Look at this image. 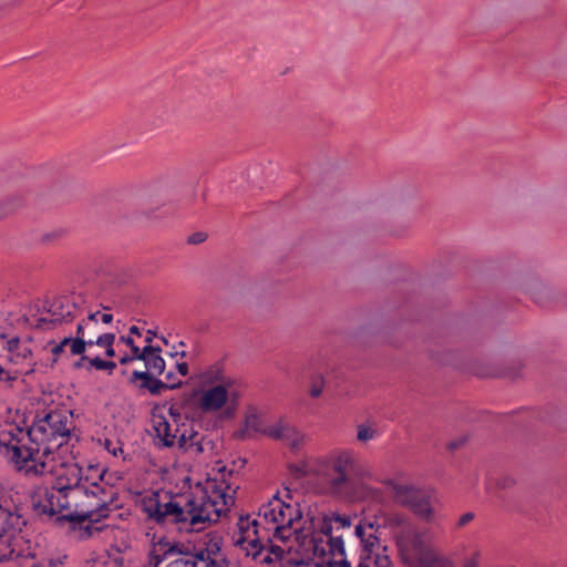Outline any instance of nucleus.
Masks as SVG:
<instances>
[{
  "mask_svg": "<svg viewBox=\"0 0 567 567\" xmlns=\"http://www.w3.org/2000/svg\"><path fill=\"white\" fill-rule=\"evenodd\" d=\"M231 478L233 472H226L224 467L184 493L147 492L141 499L142 511L159 525H174L184 533L202 532L218 522L235 504L238 485Z\"/></svg>",
  "mask_w": 567,
  "mask_h": 567,
  "instance_id": "1",
  "label": "nucleus"
},
{
  "mask_svg": "<svg viewBox=\"0 0 567 567\" xmlns=\"http://www.w3.org/2000/svg\"><path fill=\"white\" fill-rule=\"evenodd\" d=\"M73 413L49 411L25 430L14 422L0 424V454L27 477L48 475L55 470V456L68 445L74 430Z\"/></svg>",
  "mask_w": 567,
  "mask_h": 567,
  "instance_id": "2",
  "label": "nucleus"
},
{
  "mask_svg": "<svg viewBox=\"0 0 567 567\" xmlns=\"http://www.w3.org/2000/svg\"><path fill=\"white\" fill-rule=\"evenodd\" d=\"M309 472L327 495L351 502H383V489L372 485L379 475L352 449L338 447L318 456Z\"/></svg>",
  "mask_w": 567,
  "mask_h": 567,
  "instance_id": "3",
  "label": "nucleus"
},
{
  "mask_svg": "<svg viewBox=\"0 0 567 567\" xmlns=\"http://www.w3.org/2000/svg\"><path fill=\"white\" fill-rule=\"evenodd\" d=\"M51 474H55L54 485L84 494L86 503L78 513L91 523H100L116 508L117 491L105 481V471L99 466L83 468L75 462H62Z\"/></svg>",
  "mask_w": 567,
  "mask_h": 567,
  "instance_id": "4",
  "label": "nucleus"
},
{
  "mask_svg": "<svg viewBox=\"0 0 567 567\" xmlns=\"http://www.w3.org/2000/svg\"><path fill=\"white\" fill-rule=\"evenodd\" d=\"M258 527L265 534L287 545L288 551H295L305 559L316 550L312 540L308 538L313 530V520L309 514L302 515L297 503H288L278 493L264 503L256 518Z\"/></svg>",
  "mask_w": 567,
  "mask_h": 567,
  "instance_id": "5",
  "label": "nucleus"
},
{
  "mask_svg": "<svg viewBox=\"0 0 567 567\" xmlns=\"http://www.w3.org/2000/svg\"><path fill=\"white\" fill-rule=\"evenodd\" d=\"M152 424L156 443L159 446H177L181 451L194 457L210 458L215 454L216 443L214 439L194 430L190 424L182 422L181 413L173 406L168 408L166 414L154 412Z\"/></svg>",
  "mask_w": 567,
  "mask_h": 567,
  "instance_id": "6",
  "label": "nucleus"
},
{
  "mask_svg": "<svg viewBox=\"0 0 567 567\" xmlns=\"http://www.w3.org/2000/svg\"><path fill=\"white\" fill-rule=\"evenodd\" d=\"M313 530L308 538L313 540L316 550L309 553L307 559L313 560L316 567H350L347 559L344 542L339 529L349 528L351 518L347 515L332 513L330 515H312Z\"/></svg>",
  "mask_w": 567,
  "mask_h": 567,
  "instance_id": "7",
  "label": "nucleus"
},
{
  "mask_svg": "<svg viewBox=\"0 0 567 567\" xmlns=\"http://www.w3.org/2000/svg\"><path fill=\"white\" fill-rule=\"evenodd\" d=\"M25 520L17 508L0 505V563L34 557L30 539L22 534Z\"/></svg>",
  "mask_w": 567,
  "mask_h": 567,
  "instance_id": "8",
  "label": "nucleus"
},
{
  "mask_svg": "<svg viewBox=\"0 0 567 567\" xmlns=\"http://www.w3.org/2000/svg\"><path fill=\"white\" fill-rule=\"evenodd\" d=\"M231 539L234 545L244 551L246 556L251 557L256 564L272 563L271 555L274 548L270 546V543L276 539L271 535L261 532L256 517L249 514L240 515Z\"/></svg>",
  "mask_w": 567,
  "mask_h": 567,
  "instance_id": "9",
  "label": "nucleus"
},
{
  "mask_svg": "<svg viewBox=\"0 0 567 567\" xmlns=\"http://www.w3.org/2000/svg\"><path fill=\"white\" fill-rule=\"evenodd\" d=\"M378 532L379 525L372 522L359 523L355 526L354 534L361 544L357 567H393L388 548L382 545Z\"/></svg>",
  "mask_w": 567,
  "mask_h": 567,
  "instance_id": "10",
  "label": "nucleus"
},
{
  "mask_svg": "<svg viewBox=\"0 0 567 567\" xmlns=\"http://www.w3.org/2000/svg\"><path fill=\"white\" fill-rule=\"evenodd\" d=\"M84 315L85 307L80 296L59 297L48 305L45 312L37 319L35 326L40 329H48L50 324L68 323Z\"/></svg>",
  "mask_w": 567,
  "mask_h": 567,
  "instance_id": "11",
  "label": "nucleus"
},
{
  "mask_svg": "<svg viewBox=\"0 0 567 567\" xmlns=\"http://www.w3.org/2000/svg\"><path fill=\"white\" fill-rule=\"evenodd\" d=\"M51 497L55 499V508L61 517L76 519L80 523L87 522L82 537L92 536L94 532L102 530L101 526H94V523H91L89 517H81L80 513H78L86 503L84 494L73 489H62L61 486L53 485L51 487Z\"/></svg>",
  "mask_w": 567,
  "mask_h": 567,
  "instance_id": "12",
  "label": "nucleus"
},
{
  "mask_svg": "<svg viewBox=\"0 0 567 567\" xmlns=\"http://www.w3.org/2000/svg\"><path fill=\"white\" fill-rule=\"evenodd\" d=\"M230 388L231 385L223 383L202 388L197 401L199 410L207 414L223 411L224 415L233 416L235 413V395Z\"/></svg>",
  "mask_w": 567,
  "mask_h": 567,
  "instance_id": "13",
  "label": "nucleus"
},
{
  "mask_svg": "<svg viewBox=\"0 0 567 567\" xmlns=\"http://www.w3.org/2000/svg\"><path fill=\"white\" fill-rule=\"evenodd\" d=\"M229 563L218 545L213 544L204 549L177 554L164 567H227Z\"/></svg>",
  "mask_w": 567,
  "mask_h": 567,
  "instance_id": "14",
  "label": "nucleus"
},
{
  "mask_svg": "<svg viewBox=\"0 0 567 567\" xmlns=\"http://www.w3.org/2000/svg\"><path fill=\"white\" fill-rule=\"evenodd\" d=\"M4 349L8 352L9 361L18 368L12 373H17V379L22 374H30L34 371L35 361L29 339L12 337L7 339Z\"/></svg>",
  "mask_w": 567,
  "mask_h": 567,
  "instance_id": "15",
  "label": "nucleus"
},
{
  "mask_svg": "<svg viewBox=\"0 0 567 567\" xmlns=\"http://www.w3.org/2000/svg\"><path fill=\"white\" fill-rule=\"evenodd\" d=\"M267 436L281 441L292 449H298L303 442V434L290 423L279 420L267 426Z\"/></svg>",
  "mask_w": 567,
  "mask_h": 567,
  "instance_id": "16",
  "label": "nucleus"
},
{
  "mask_svg": "<svg viewBox=\"0 0 567 567\" xmlns=\"http://www.w3.org/2000/svg\"><path fill=\"white\" fill-rule=\"evenodd\" d=\"M381 484L391 492L393 499L395 503L408 507V505L414 499L415 494L419 492V488H415L411 484H401L395 478H382L379 476L378 481H372V485Z\"/></svg>",
  "mask_w": 567,
  "mask_h": 567,
  "instance_id": "17",
  "label": "nucleus"
},
{
  "mask_svg": "<svg viewBox=\"0 0 567 567\" xmlns=\"http://www.w3.org/2000/svg\"><path fill=\"white\" fill-rule=\"evenodd\" d=\"M406 550L410 557L417 564L422 561L425 556L430 555L434 550V547L426 533L416 532L412 535Z\"/></svg>",
  "mask_w": 567,
  "mask_h": 567,
  "instance_id": "18",
  "label": "nucleus"
},
{
  "mask_svg": "<svg viewBox=\"0 0 567 567\" xmlns=\"http://www.w3.org/2000/svg\"><path fill=\"white\" fill-rule=\"evenodd\" d=\"M32 505L39 514L49 516L59 515L55 499L51 497V487H40L32 496Z\"/></svg>",
  "mask_w": 567,
  "mask_h": 567,
  "instance_id": "19",
  "label": "nucleus"
},
{
  "mask_svg": "<svg viewBox=\"0 0 567 567\" xmlns=\"http://www.w3.org/2000/svg\"><path fill=\"white\" fill-rule=\"evenodd\" d=\"M68 333L50 339L43 346V351L49 354L51 365L62 359H68Z\"/></svg>",
  "mask_w": 567,
  "mask_h": 567,
  "instance_id": "20",
  "label": "nucleus"
},
{
  "mask_svg": "<svg viewBox=\"0 0 567 567\" xmlns=\"http://www.w3.org/2000/svg\"><path fill=\"white\" fill-rule=\"evenodd\" d=\"M68 359L80 355L79 361L75 362V368H82L84 361L87 360L85 355V342L83 339V332L75 328V334L72 331L68 333Z\"/></svg>",
  "mask_w": 567,
  "mask_h": 567,
  "instance_id": "21",
  "label": "nucleus"
},
{
  "mask_svg": "<svg viewBox=\"0 0 567 567\" xmlns=\"http://www.w3.org/2000/svg\"><path fill=\"white\" fill-rule=\"evenodd\" d=\"M200 382L203 388L213 386L215 384H226L231 385V379L228 378L223 369L220 363H215L206 368L200 373Z\"/></svg>",
  "mask_w": 567,
  "mask_h": 567,
  "instance_id": "22",
  "label": "nucleus"
},
{
  "mask_svg": "<svg viewBox=\"0 0 567 567\" xmlns=\"http://www.w3.org/2000/svg\"><path fill=\"white\" fill-rule=\"evenodd\" d=\"M412 502L408 505V507L417 516L425 518L426 520H430L432 517V505H431V496L422 491L419 489V492L415 494V497H413Z\"/></svg>",
  "mask_w": 567,
  "mask_h": 567,
  "instance_id": "23",
  "label": "nucleus"
},
{
  "mask_svg": "<svg viewBox=\"0 0 567 567\" xmlns=\"http://www.w3.org/2000/svg\"><path fill=\"white\" fill-rule=\"evenodd\" d=\"M145 368L153 375H161L165 370V360L161 355V348L151 346L150 353L143 360Z\"/></svg>",
  "mask_w": 567,
  "mask_h": 567,
  "instance_id": "24",
  "label": "nucleus"
},
{
  "mask_svg": "<svg viewBox=\"0 0 567 567\" xmlns=\"http://www.w3.org/2000/svg\"><path fill=\"white\" fill-rule=\"evenodd\" d=\"M267 426L264 425L261 419L257 414H249L245 419V425L241 430L240 436L252 437L257 434L267 436Z\"/></svg>",
  "mask_w": 567,
  "mask_h": 567,
  "instance_id": "25",
  "label": "nucleus"
},
{
  "mask_svg": "<svg viewBox=\"0 0 567 567\" xmlns=\"http://www.w3.org/2000/svg\"><path fill=\"white\" fill-rule=\"evenodd\" d=\"M417 567H453V563L449 557L436 553L434 549L422 561L417 563Z\"/></svg>",
  "mask_w": 567,
  "mask_h": 567,
  "instance_id": "26",
  "label": "nucleus"
},
{
  "mask_svg": "<svg viewBox=\"0 0 567 567\" xmlns=\"http://www.w3.org/2000/svg\"><path fill=\"white\" fill-rule=\"evenodd\" d=\"M101 444L114 457H122L123 460L125 458L123 456V445L118 440L105 437L101 441Z\"/></svg>",
  "mask_w": 567,
  "mask_h": 567,
  "instance_id": "27",
  "label": "nucleus"
},
{
  "mask_svg": "<svg viewBox=\"0 0 567 567\" xmlns=\"http://www.w3.org/2000/svg\"><path fill=\"white\" fill-rule=\"evenodd\" d=\"M85 567H115L114 563L105 554H93L86 561Z\"/></svg>",
  "mask_w": 567,
  "mask_h": 567,
  "instance_id": "28",
  "label": "nucleus"
},
{
  "mask_svg": "<svg viewBox=\"0 0 567 567\" xmlns=\"http://www.w3.org/2000/svg\"><path fill=\"white\" fill-rule=\"evenodd\" d=\"M100 321V312H90L86 317L83 316V318L78 321L76 329L80 331H84L85 328H97Z\"/></svg>",
  "mask_w": 567,
  "mask_h": 567,
  "instance_id": "29",
  "label": "nucleus"
},
{
  "mask_svg": "<svg viewBox=\"0 0 567 567\" xmlns=\"http://www.w3.org/2000/svg\"><path fill=\"white\" fill-rule=\"evenodd\" d=\"M89 369L94 368L96 370H106L110 373L116 368V363L114 361L102 360L100 357L87 358Z\"/></svg>",
  "mask_w": 567,
  "mask_h": 567,
  "instance_id": "30",
  "label": "nucleus"
},
{
  "mask_svg": "<svg viewBox=\"0 0 567 567\" xmlns=\"http://www.w3.org/2000/svg\"><path fill=\"white\" fill-rule=\"evenodd\" d=\"M143 386L146 388L152 394H159L163 390L166 389L164 381L155 378V375H152L151 380L144 382Z\"/></svg>",
  "mask_w": 567,
  "mask_h": 567,
  "instance_id": "31",
  "label": "nucleus"
},
{
  "mask_svg": "<svg viewBox=\"0 0 567 567\" xmlns=\"http://www.w3.org/2000/svg\"><path fill=\"white\" fill-rule=\"evenodd\" d=\"M164 384L166 389H177L183 384L182 378L173 371H168L165 374Z\"/></svg>",
  "mask_w": 567,
  "mask_h": 567,
  "instance_id": "32",
  "label": "nucleus"
},
{
  "mask_svg": "<svg viewBox=\"0 0 567 567\" xmlns=\"http://www.w3.org/2000/svg\"><path fill=\"white\" fill-rule=\"evenodd\" d=\"M115 341V334L114 333H102L96 337L94 340L95 346L101 348H109L110 346H113Z\"/></svg>",
  "mask_w": 567,
  "mask_h": 567,
  "instance_id": "33",
  "label": "nucleus"
},
{
  "mask_svg": "<svg viewBox=\"0 0 567 567\" xmlns=\"http://www.w3.org/2000/svg\"><path fill=\"white\" fill-rule=\"evenodd\" d=\"M375 435V431L367 425H359L358 426V434L357 437L361 442H368L372 440Z\"/></svg>",
  "mask_w": 567,
  "mask_h": 567,
  "instance_id": "34",
  "label": "nucleus"
},
{
  "mask_svg": "<svg viewBox=\"0 0 567 567\" xmlns=\"http://www.w3.org/2000/svg\"><path fill=\"white\" fill-rule=\"evenodd\" d=\"M131 348V351H132V358L134 360H140V361H143L146 353H150V350H151V344H147L145 346L143 349H141L140 347H137L136 344L130 347Z\"/></svg>",
  "mask_w": 567,
  "mask_h": 567,
  "instance_id": "35",
  "label": "nucleus"
},
{
  "mask_svg": "<svg viewBox=\"0 0 567 567\" xmlns=\"http://www.w3.org/2000/svg\"><path fill=\"white\" fill-rule=\"evenodd\" d=\"M152 375V372H150L147 369L145 371L135 370L132 374L131 381L134 382L136 380H143L144 382H146L147 380H151Z\"/></svg>",
  "mask_w": 567,
  "mask_h": 567,
  "instance_id": "36",
  "label": "nucleus"
},
{
  "mask_svg": "<svg viewBox=\"0 0 567 567\" xmlns=\"http://www.w3.org/2000/svg\"><path fill=\"white\" fill-rule=\"evenodd\" d=\"M206 234L204 233H195L193 235H190L188 237V243L189 244H200V243H204L206 240Z\"/></svg>",
  "mask_w": 567,
  "mask_h": 567,
  "instance_id": "37",
  "label": "nucleus"
},
{
  "mask_svg": "<svg viewBox=\"0 0 567 567\" xmlns=\"http://www.w3.org/2000/svg\"><path fill=\"white\" fill-rule=\"evenodd\" d=\"M32 567H63L61 563L55 560H44V561H38L33 563Z\"/></svg>",
  "mask_w": 567,
  "mask_h": 567,
  "instance_id": "38",
  "label": "nucleus"
},
{
  "mask_svg": "<svg viewBox=\"0 0 567 567\" xmlns=\"http://www.w3.org/2000/svg\"><path fill=\"white\" fill-rule=\"evenodd\" d=\"M474 518V514L471 513V512H467L465 514H463L460 518H458V522H457V526L458 527H463L465 526L466 524H468L470 522H472Z\"/></svg>",
  "mask_w": 567,
  "mask_h": 567,
  "instance_id": "39",
  "label": "nucleus"
},
{
  "mask_svg": "<svg viewBox=\"0 0 567 567\" xmlns=\"http://www.w3.org/2000/svg\"><path fill=\"white\" fill-rule=\"evenodd\" d=\"M176 370L178 372V375L181 378L186 377L188 373V365L186 362H177L176 363Z\"/></svg>",
  "mask_w": 567,
  "mask_h": 567,
  "instance_id": "40",
  "label": "nucleus"
},
{
  "mask_svg": "<svg viewBox=\"0 0 567 567\" xmlns=\"http://www.w3.org/2000/svg\"><path fill=\"white\" fill-rule=\"evenodd\" d=\"M118 342H123V343H125L128 347H132V346L135 344V342H134V340H133V338L131 336H121L118 338Z\"/></svg>",
  "mask_w": 567,
  "mask_h": 567,
  "instance_id": "41",
  "label": "nucleus"
},
{
  "mask_svg": "<svg viewBox=\"0 0 567 567\" xmlns=\"http://www.w3.org/2000/svg\"><path fill=\"white\" fill-rule=\"evenodd\" d=\"M321 393H322V386L321 385H317V384L312 385V388L310 390L311 396L318 398Z\"/></svg>",
  "mask_w": 567,
  "mask_h": 567,
  "instance_id": "42",
  "label": "nucleus"
},
{
  "mask_svg": "<svg viewBox=\"0 0 567 567\" xmlns=\"http://www.w3.org/2000/svg\"><path fill=\"white\" fill-rule=\"evenodd\" d=\"M100 320L105 323V324H109L113 321V315L112 313H103V315H100Z\"/></svg>",
  "mask_w": 567,
  "mask_h": 567,
  "instance_id": "43",
  "label": "nucleus"
},
{
  "mask_svg": "<svg viewBox=\"0 0 567 567\" xmlns=\"http://www.w3.org/2000/svg\"><path fill=\"white\" fill-rule=\"evenodd\" d=\"M83 339H84V342H85V349L87 347H92V346H95L94 343V340L92 337H87V333H85V330L83 331Z\"/></svg>",
  "mask_w": 567,
  "mask_h": 567,
  "instance_id": "44",
  "label": "nucleus"
},
{
  "mask_svg": "<svg viewBox=\"0 0 567 567\" xmlns=\"http://www.w3.org/2000/svg\"><path fill=\"white\" fill-rule=\"evenodd\" d=\"M132 361H135V360L132 358V355H128V354H125V355L120 358V363L121 364H127V363H130Z\"/></svg>",
  "mask_w": 567,
  "mask_h": 567,
  "instance_id": "45",
  "label": "nucleus"
},
{
  "mask_svg": "<svg viewBox=\"0 0 567 567\" xmlns=\"http://www.w3.org/2000/svg\"><path fill=\"white\" fill-rule=\"evenodd\" d=\"M105 354L107 357H110V358L115 355V350H114L113 346H110L109 348H105Z\"/></svg>",
  "mask_w": 567,
  "mask_h": 567,
  "instance_id": "46",
  "label": "nucleus"
},
{
  "mask_svg": "<svg viewBox=\"0 0 567 567\" xmlns=\"http://www.w3.org/2000/svg\"><path fill=\"white\" fill-rule=\"evenodd\" d=\"M130 333H131V334L141 336V331H140L138 327H136V326H132V327L130 328Z\"/></svg>",
  "mask_w": 567,
  "mask_h": 567,
  "instance_id": "47",
  "label": "nucleus"
},
{
  "mask_svg": "<svg viewBox=\"0 0 567 567\" xmlns=\"http://www.w3.org/2000/svg\"><path fill=\"white\" fill-rule=\"evenodd\" d=\"M391 522H393L396 525H401L403 523V517L396 515L391 519Z\"/></svg>",
  "mask_w": 567,
  "mask_h": 567,
  "instance_id": "48",
  "label": "nucleus"
},
{
  "mask_svg": "<svg viewBox=\"0 0 567 567\" xmlns=\"http://www.w3.org/2000/svg\"><path fill=\"white\" fill-rule=\"evenodd\" d=\"M85 333L87 337H93L96 333V328H85Z\"/></svg>",
  "mask_w": 567,
  "mask_h": 567,
  "instance_id": "49",
  "label": "nucleus"
},
{
  "mask_svg": "<svg viewBox=\"0 0 567 567\" xmlns=\"http://www.w3.org/2000/svg\"><path fill=\"white\" fill-rule=\"evenodd\" d=\"M148 336L146 337V342L150 343L153 339V336H154V332L152 330H148L147 331Z\"/></svg>",
  "mask_w": 567,
  "mask_h": 567,
  "instance_id": "50",
  "label": "nucleus"
},
{
  "mask_svg": "<svg viewBox=\"0 0 567 567\" xmlns=\"http://www.w3.org/2000/svg\"><path fill=\"white\" fill-rule=\"evenodd\" d=\"M172 357H175V355H181L182 358L186 357V352L184 350H182L181 352H172L171 353Z\"/></svg>",
  "mask_w": 567,
  "mask_h": 567,
  "instance_id": "51",
  "label": "nucleus"
},
{
  "mask_svg": "<svg viewBox=\"0 0 567 567\" xmlns=\"http://www.w3.org/2000/svg\"><path fill=\"white\" fill-rule=\"evenodd\" d=\"M456 446H457V444H456V443H454V442L450 443V449H451V450L455 449Z\"/></svg>",
  "mask_w": 567,
  "mask_h": 567,
  "instance_id": "52",
  "label": "nucleus"
},
{
  "mask_svg": "<svg viewBox=\"0 0 567 567\" xmlns=\"http://www.w3.org/2000/svg\"><path fill=\"white\" fill-rule=\"evenodd\" d=\"M227 567H237L236 565L229 563V565Z\"/></svg>",
  "mask_w": 567,
  "mask_h": 567,
  "instance_id": "53",
  "label": "nucleus"
},
{
  "mask_svg": "<svg viewBox=\"0 0 567 567\" xmlns=\"http://www.w3.org/2000/svg\"><path fill=\"white\" fill-rule=\"evenodd\" d=\"M178 344H179V346H182V347H184V346H185V343H184L183 341H179V343H178Z\"/></svg>",
  "mask_w": 567,
  "mask_h": 567,
  "instance_id": "54",
  "label": "nucleus"
}]
</instances>
